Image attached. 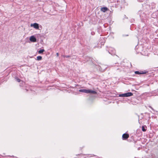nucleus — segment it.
Segmentation results:
<instances>
[{"mask_svg": "<svg viewBox=\"0 0 158 158\" xmlns=\"http://www.w3.org/2000/svg\"><path fill=\"white\" fill-rule=\"evenodd\" d=\"M79 91L84 92L86 93H90L93 94H96V92L94 91L88 89H81L79 90Z\"/></svg>", "mask_w": 158, "mask_h": 158, "instance_id": "nucleus-1", "label": "nucleus"}, {"mask_svg": "<svg viewBox=\"0 0 158 158\" xmlns=\"http://www.w3.org/2000/svg\"><path fill=\"white\" fill-rule=\"evenodd\" d=\"M133 94L131 92H128L119 94V96L120 97H128L132 96Z\"/></svg>", "mask_w": 158, "mask_h": 158, "instance_id": "nucleus-2", "label": "nucleus"}, {"mask_svg": "<svg viewBox=\"0 0 158 158\" xmlns=\"http://www.w3.org/2000/svg\"><path fill=\"white\" fill-rule=\"evenodd\" d=\"M31 27H33L34 28L36 29H39V25L38 23H35L33 24H31Z\"/></svg>", "mask_w": 158, "mask_h": 158, "instance_id": "nucleus-3", "label": "nucleus"}, {"mask_svg": "<svg viewBox=\"0 0 158 158\" xmlns=\"http://www.w3.org/2000/svg\"><path fill=\"white\" fill-rule=\"evenodd\" d=\"M32 42H35L36 41V39L34 36H31L29 39Z\"/></svg>", "mask_w": 158, "mask_h": 158, "instance_id": "nucleus-4", "label": "nucleus"}, {"mask_svg": "<svg viewBox=\"0 0 158 158\" xmlns=\"http://www.w3.org/2000/svg\"><path fill=\"white\" fill-rule=\"evenodd\" d=\"M129 137V135L128 134H124L122 136V137L123 139H127Z\"/></svg>", "mask_w": 158, "mask_h": 158, "instance_id": "nucleus-5", "label": "nucleus"}, {"mask_svg": "<svg viewBox=\"0 0 158 158\" xmlns=\"http://www.w3.org/2000/svg\"><path fill=\"white\" fill-rule=\"evenodd\" d=\"M108 10V9L106 7H102L101 9V11L103 12H105Z\"/></svg>", "mask_w": 158, "mask_h": 158, "instance_id": "nucleus-6", "label": "nucleus"}, {"mask_svg": "<svg viewBox=\"0 0 158 158\" xmlns=\"http://www.w3.org/2000/svg\"><path fill=\"white\" fill-rule=\"evenodd\" d=\"M146 126L144 127V126H142V130L143 131H145L146 130Z\"/></svg>", "mask_w": 158, "mask_h": 158, "instance_id": "nucleus-7", "label": "nucleus"}, {"mask_svg": "<svg viewBox=\"0 0 158 158\" xmlns=\"http://www.w3.org/2000/svg\"><path fill=\"white\" fill-rule=\"evenodd\" d=\"M42 57L41 56H38L37 57L36 60H42Z\"/></svg>", "mask_w": 158, "mask_h": 158, "instance_id": "nucleus-8", "label": "nucleus"}, {"mask_svg": "<svg viewBox=\"0 0 158 158\" xmlns=\"http://www.w3.org/2000/svg\"><path fill=\"white\" fill-rule=\"evenodd\" d=\"M44 51V49L40 50L38 51V53L39 54H41Z\"/></svg>", "mask_w": 158, "mask_h": 158, "instance_id": "nucleus-9", "label": "nucleus"}, {"mask_svg": "<svg viewBox=\"0 0 158 158\" xmlns=\"http://www.w3.org/2000/svg\"><path fill=\"white\" fill-rule=\"evenodd\" d=\"M135 73L136 74H144V73H140L139 71H136L135 72Z\"/></svg>", "mask_w": 158, "mask_h": 158, "instance_id": "nucleus-10", "label": "nucleus"}, {"mask_svg": "<svg viewBox=\"0 0 158 158\" xmlns=\"http://www.w3.org/2000/svg\"><path fill=\"white\" fill-rule=\"evenodd\" d=\"M63 56L64 57L68 58V57H70V56Z\"/></svg>", "mask_w": 158, "mask_h": 158, "instance_id": "nucleus-11", "label": "nucleus"}, {"mask_svg": "<svg viewBox=\"0 0 158 158\" xmlns=\"http://www.w3.org/2000/svg\"><path fill=\"white\" fill-rule=\"evenodd\" d=\"M16 80L18 82H20V80L19 79H18V78H16Z\"/></svg>", "mask_w": 158, "mask_h": 158, "instance_id": "nucleus-12", "label": "nucleus"}, {"mask_svg": "<svg viewBox=\"0 0 158 158\" xmlns=\"http://www.w3.org/2000/svg\"><path fill=\"white\" fill-rule=\"evenodd\" d=\"M56 55L57 56H59V54L58 53H56Z\"/></svg>", "mask_w": 158, "mask_h": 158, "instance_id": "nucleus-13", "label": "nucleus"}]
</instances>
